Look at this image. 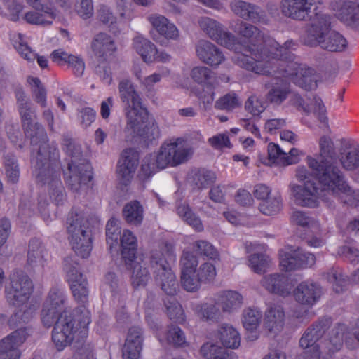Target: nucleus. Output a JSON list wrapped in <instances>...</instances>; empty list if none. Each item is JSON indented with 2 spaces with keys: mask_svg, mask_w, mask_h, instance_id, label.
Returning <instances> with one entry per match:
<instances>
[{
  "mask_svg": "<svg viewBox=\"0 0 359 359\" xmlns=\"http://www.w3.org/2000/svg\"><path fill=\"white\" fill-rule=\"evenodd\" d=\"M64 269L73 297L83 306L76 309L74 313L68 310L60 313L67 299L65 289L53 287L48 292L41 310V322L47 327L55 323L52 332V341L59 351L64 350L76 337H86L88 325L91 323L90 312L85 306L89 294L86 277L80 271L78 263L70 258L65 259Z\"/></svg>",
  "mask_w": 359,
  "mask_h": 359,
  "instance_id": "nucleus-1",
  "label": "nucleus"
},
{
  "mask_svg": "<svg viewBox=\"0 0 359 359\" xmlns=\"http://www.w3.org/2000/svg\"><path fill=\"white\" fill-rule=\"evenodd\" d=\"M15 97L25 135L33 147V173L39 183L48 186L50 199L58 205L64 200L65 195L60 174L50 165V160L57 156V151L55 146L48 144L44 128L36 122L35 112L21 88L15 90Z\"/></svg>",
  "mask_w": 359,
  "mask_h": 359,
  "instance_id": "nucleus-2",
  "label": "nucleus"
},
{
  "mask_svg": "<svg viewBox=\"0 0 359 359\" xmlns=\"http://www.w3.org/2000/svg\"><path fill=\"white\" fill-rule=\"evenodd\" d=\"M232 29L241 38L239 40L233 34V40L230 41L233 46L229 49L236 53L233 62L247 70L264 74L262 62L266 61L268 56L265 48L266 45H276L275 40L256 26L241 20L232 26Z\"/></svg>",
  "mask_w": 359,
  "mask_h": 359,
  "instance_id": "nucleus-3",
  "label": "nucleus"
},
{
  "mask_svg": "<svg viewBox=\"0 0 359 359\" xmlns=\"http://www.w3.org/2000/svg\"><path fill=\"white\" fill-rule=\"evenodd\" d=\"M120 97L125 104L126 117V134L132 137H140L149 144L154 140V133L150 115L142 105L138 93L130 81L123 79L118 86Z\"/></svg>",
  "mask_w": 359,
  "mask_h": 359,
  "instance_id": "nucleus-4",
  "label": "nucleus"
},
{
  "mask_svg": "<svg viewBox=\"0 0 359 359\" xmlns=\"http://www.w3.org/2000/svg\"><path fill=\"white\" fill-rule=\"evenodd\" d=\"M33 291L34 284L28 276L18 272L11 275L5 286V299L10 305L17 306L8 320L11 327L25 325L36 316L39 305L31 299Z\"/></svg>",
  "mask_w": 359,
  "mask_h": 359,
  "instance_id": "nucleus-5",
  "label": "nucleus"
},
{
  "mask_svg": "<svg viewBox=\"0 0 359 359\" xmlns=\"http://www.w3.org/2000/svg\"><path fill=\"white\" fill-rule=\"evenodd\" d=\"M318 144V158L307 157V163L312 170V175L320 183H323L328 180L337 178L339 175L343 172L337 163L339 156L337 149L339 150V146L337 147L334 140L327 135L321 136Z\"/></svg>",
  "mask_w": 359,
  "mask_h": 359,
  "instance_id": "nucleus-6",
  "label": "nucleus"
},
{
  "mask_svg": "<svg viewBox=\"0 0 359 359\" xmlns=\"http://www.w3.org/2000/svg\"><path fill=\"white\" fill-rule=\"evenodd\" d=\"M68 238L72 250L82 258L88 257L93 248V238L90 224L84 212L73 208L67 220Z\"/></svg>",
  "mask_w": 359,
  "mask_h": 359,
  "instance_id": "nucleus-7",
  "label": "nucleus"
},
{
  "mask_svg": "<svg viewBox=\"0 0 359 359\" xmlns=\"http://www.w3.org/2000/svg\"><path fill=\"white\" fill-rule=\"evenodd\" d=\"M296 177L303 184H290L294 203L297 205L316 208L318 205V199H325L328 193L323 190L321 183L304 167H299L296 170Z\"/></svg>",
  "mask_w": 359,
  "mask_h": 359,
  "instance_id": "nucleus-8",
  "label": "nucleus"
},
{
  "mask_svg": "<svg viewBox=\"0 0 359 359\" xmlns=\"http://www.w3.org/2000/svg\"><path fill=\"white\" fill-rule=\"evenodd\" d=\"M42 0H27V4L34 8L41 7L42 11H31L25 14L24 19L27 23L46 26L53 20H60L62 18L61 11L65 14L71 13V0H49L48 5L43 6Z\"/></svg>",
  "mask_w": 359,
  "mask_h": 359,
  "instance_id": "nucleus-9",
  "label": "nucleus"
},
{
  "mask_svg": "<svg viewBox=\"0 0 359 359\" xmlns=\"http://www.w3.org/2000/svg\"><path fill=\"white\" fill-rule=\"evenodd\" d=\"M184 144L183 137L164 142L158 152V169H164L168 165L177 166L188 161L194 154V149Z\"/></svg>",
  "mask_w": 359,
  "mask_h": 359,
  "instance_id": "nucleus-10",
  "label": "nucleus"
},
{
  "mask_svg": "<svg viewBox=\"0 0 359 359\" xmlns=\"http://www.w3.org/2000/svg\"><path fill=\"white\" fill-rule=\"evenodd\" d=\"M283 67L279 74L285 78H292V81L297 86L306 90H315L317 87L318 76L315 70L306 67L305 65L297 61H290L280 64Z\"/></svg>",
  "mask_w": 359,
  "mask_h": 359,
  "instance_id": "nucleus-11",
  "label": "nucleus"
},
{
  "mask_svg": "<svg viewBox=\"0 0 359 359\" xmlns=\"http://www.w3.org/2000/svg\"><path fill=\"white\" fill-rule=\"evenodd\" d=\"M331 29V18L323 13H316L306 27L304 43L310 47L319 46Z\"/></svg>",
  "mask_w": 359,
  "mask_h": 359,
  "instance_id": "nucleus-12",
  "label": "nucleus"
},
{
  "mask_svg": "<svg viewBox=\"0 0 359 359\" xmlns=\"http://www.w3.org/2000/svg\"><path fill=\"white\" fill-rule=\"evenodd\" d=\"M323 190L326 191L330 196H339L345 195L344 203L352 207L359 205V190L353 189L345 179L344 172L339 175L337 178L328 180L323 183Z\"/></svg>",
  "mask_w": 359,
  "mask_h": 359,
  "instance_id": "nucleus-13",
  "label": "nucleus"
},
{
  "mask_svg": "<svg viewBox=\"0 0 359 359\" xmlns=\"http://www.w3.org/2000/svg\"><path fill=\"white\" fill-rule=\"evenodd\" d=\"M334 16L346 26L359 27V0H335L330 3Z\"/></svg>",
  "mask_w": 359,
  "mask_h": 359,
  "instance_id": "nucleus-14",
  "label": "nucleus"
},
{
  "mask_svg": "<svg viewBox=\"0 0 359 359\" xmlns=\"http://www.w3.org/2000/svg\"><path fill=\"white\" fill-rule=\"evenodd\" d=\"M27 330H15L0 341V359H20L21 351L19 347L26 341Z\"/></svg>",
  "mask_w": 359,
  "mask_h": 359,
  "instance_id": "nucleus-15",
  "label": "nucleus"
},
{
  "mask_svg": "<svg viewBox=\"0 0 359 359\" xmlns=\"http://www.w3.org/2000/svg\"><path fill=\"white\" fill-rule=\"evenodd\" d=\"M338 159L346 171H355L359 166V144L352 140L340 139Z\"/></svg>",
  "mask_w": 359,
  "mask_h": 359,
  "instance_id": "nucleus-16",
  "label": "nucleus"
},
{
  "mask_svg": "<svg viewBox=\"0 0 359 359\" xmlns=\"http://www.w3.org/2000/svg\"><path fill=\"white\" fill-rule=\"evenodd\" d=\"M138 160V153L134 149H126L122 151L117 163L116 175L123 184H127L133 178Z\"/></svg>",
  "mask_w": 359,
  "mask_h": 359,
  "instance_id": "nucleus-17",
  "label": "nucleus"
},
{
  "mask_svg": "<svg viewBox=\"0 0 359 359\" xmlns=\"http://www.w3.org/2000/svg\"><path fill=\"white\" fill-rule=\"evenodd\" d=\"M50 259L45 245L39 240L30 241L27 252V264L34 272H42Z\"/></svg>",
  "mask_w": 359,
  "mask_h": 359,
  "instance_id": "nucleus-18",
  "label": "nucleus"
},
{
  "mask_svg": "<svg viewBox=\"0 0 359 359\" xmlns=\"http://www.w3.org/2000/svg\"><path fill=\"white\" fill-rule=\"evenodd\" d=\"M201 29L212 40H215L220 45L232 48L231 40L233 39V34L224 32L222 25L215 20L208 17L201 18L198 21Z\"/></svg>",
  "mask_w": 359,
  "mask_h": 359,
  "instance_id": "nucleus-19",
  "label": "nucleus"
},
{
  "mask_svg": "<svg viewBox=\"0 0 359 359\" xmlns=\"http://www.w3.org/2000/svg\"><path fill=\"white\" fill-rule=\"evenodd\" d=\"M316 0H282V14L294 20H304L309 16L312 6Z\"/></svg>",
  "mask_w": 359,
  "mask_h": 359,
  "instance_id": "nucleus-20",
  "label": "nucleus"
},
{
  "mask_svg": "<svg viewBox=\"0 0 359 359\" xmlns=\"http://www.w3.org/2000/svg\"><path fill=\"white\" fill-rule=\"evenodd\" d=\"M265 71L264 74L273 73L274 76L271 83H265L266 87L269 84L271 85V88L266 95V99L271 104L280 105L287 99L290 93L289 84L282 79L284 77L277 72V69H273L272 72Z\"/></svg>",
  "mask_w": 359,
  "mask_h": 359,
  "instance_id": "nucleus-21",
  "label": "nucleus"
},
{
  "mask_svg": "<svg viewBox=\"0 0 359 359\" xmlns=\"http://www.w3.org/2000/svg\"><path fill=\"white\" fill-rule=\"evenodd\" d=\"M230 7L236 15L245 20H250L255 23L267 22L265 11L255 4L242 0H234L231 2Z\"/></svg>",
  "mask_w": 359,
  "mask_h": 359,
  "instance_id": "nucleus-22",
  "label": "nucleus"
},
{
  "mask_svg": "<svg viewBox=\"0 0 359 359\" xmlns=\"http://www.w3.org/2000/svg\"><path fill=\"white\" fill-rule=\"evenodd\" d=\"M290 103L298 111H302L306 115H309L312 112L311 107L309 104H306L304 99L298 94H294L291 96ZM311 104L314 106L313 111L318 121L324 126H327L328 118L326 116V108L321 98L317 95H314L311 101Z\"/></svg>",
  "mask_w": 359,
  "mask_h": 359,
  "instance_id": "nucleus-23",
  "label": "nucleus"
},
{
  "mask_svg": "<svg viewBox=\"0 0 359 359\" xmlns=\"http://www.w3.org/2000/svg\"><path fill=\"white\" fill-rule=\"evenodd\" d=\"M142 343V329L137 326L130 327L123 347V359H139Z\"/></svg>",
  "mask_w": 359,
  "mask_h": 359,
  "instance_id": "nucleus-24",
  "label": "nucleus"
},
{
  "mask_svg": "<svg viewBox=\"0 0 359 359\" xmlns=\"http://www.w3.org/2000/svg\"><path fill=\"white\" fill-rule=\"evenodd\" d=\"M196 53L202 62L211 66H218L224 60L222 51L208 41H199L196 45Z\"/></svg>",
  "mask_w": 359,
  "mask_h": 359,
  "instance_id": "nucleus-25",
  "label": "nucleus"
},
{
  "mask_svg": "<svg viewBox=\"0 0 359 359\" xmlns=\"http://www.w3.org/2000/svg\"><path fill=\"white\" fill-rule=\"evenodd\" d=\"M276 45H266L265 50L268 53L266 60L270 59H276V63L275 64V69L279 72L280 69L283 68L281 63L289 62L290 61H295L294 55L291 53L290 48L294 45L292 40L287 41L283 46H280L277 41H275Z\"/></svg>",
  "mask_w": 359,
  "mask_h": 359,
  "instance_id": "nucleus-26",
  "label": "nucleus"
},
{
  "mask_svg": "<svg viewBox=\"0 0 359 359\" xmlns=\"http://www.w3.org/2000/svg\"><path fill=\"white\" fill-rule=\"evenodd\" d=\"M321 295V288L313 283L302 282L294 290L295 300L306 306H313Z\"/></svg>",
  "mask_w": 359,
  "mask_h": 359,
  "instance_id": "nucleus-27",
  "label": "nucleus"
},
{
  "mask_svg": "<svg viewBox=\"0 0 359 359\" xmlns=\"http://www.w3.org/2000/svg\"><path fill=\"white\" fill-rule=\"evenodd\" d=\"M332 324L330 318H324L309 327L299 340L302 348H309L311 345H317L316 342L323 336Z\"/></svg>",
  "mask_w": 359,
  "mask_h": 359,
  "instance_id": "nucleus-28",
  "label": "nucleus"
},
{
  "mask_svg": "<svg viewBox=\"0 0 359 359\" xmlns=\"http://www.w3.org/2000/svg\"><path fill=\"white\" fill-rule=\"evenodd\" d=\"M261 283L266 290L271 293L287 296L290 292L289 280L283 274L266 275L263 277Z\"/></svg>",
  "mask_w": 359,
  "mask_h": 359,
  "instance_id": "nucleus-29",
  "label": "nucleus"
},
{
  "mask_svg": "<svg viewBox=\"0 0 359 359\" xmlns=\"http://www.w3.org/2000/svg\"><path fill=\"white\" fill-rule=\"evenodd\" d=\"M11 40L15 48L23 58L29 62L34 61L36 58L37 63L41 69L48 67V59L43 56L36 57V55L27 45L22 34L14 33L11 35Z\"/></svg>",
  "mask_w": 359,
  "mask_h": 359,
  "instance_id": "nucleus-30",
  "label": "nucleus"
},
{
  "mask_svg": "<svg viewBox=\"0 0 359 359\" xmlns=\"http://www.w3.org/2000/svg\"><path fill=\"white\" fill-rule=\"evenodd\" d=\"M159 285L166 296L176 295L179 284L171 265H158Z\"/></svg>",
  "mask_w": 359,
  "mask_h": 359,
  "instance_id": "nucleus-31",
  "label": "nucleus"
},
{
  "mask_svg": "<svg viewBox=\"0 0 359 359\" xmlns=\"http://www.w3.org/2000/svg\"><path fill=\"white\" fill-rule=\"evenodd\" d=\"M121 247V257L125 264H132L134 259H137L136 250L137 241L132 231L123 230L120 237Z\"/></svg>",
  "mask_w": 359,
  "mask_h": 359,
  "instance_id": "nucleus-32",
  "label": "nucleus"
},
{
  "mask_svg": "<svg viewBox=\"0 0 359 359\" xmlns=\"http://www.w3.org/2000/svg\"><path fill=\"white\" fill-rule=\"evenodd\" d=\"M215 304L220 306L224 312L231 313L241 306L243 297L236 291H222L217 294Z\"/></svg>",
  "mask_w": 359,
  "mask_h": 359,
  "instance_id": "nucleus-33",
  "label": "nucleus"
},
{
  "mask_svg": "<svg viewBox=\"0 0 359 359\" xmlns=\"http://www.w3.org/2000/svg\"><path fill=\"white\" fill-rule=\"evenodd\" d=\"M285 321V313L280 306H271L266 312L264 326L269 332L277 334L280 332Z\"/></svg>",
  "mask_w": 359,
  "mask_h": 359,
  "instance_id": "nucleus-34",
  "label": "nucleus"
},
{
  "mask_svg": "<svg viewBox=\"0 0 359 359\" xmlns=\"http://www.w3.org/2000/svg\"><path fill=\"white\" fill-rule=\"evenodd\" d=\"M92 49L97 57H107L116 51V46L110 36L104 33H100L95 36L93 41Z\"/></svg>",
  "mask_w": 359,
  "mask_h": 359,
  "instance_id": "nucleus-35",
  "label": "nucleus"
},
{
  "mask_svg": "<svg viewBox=\"0 0 359 359\" xmlns=\"http://www.w3.org/2000/svg\"><path fill=\"white\" fill-rule=\"evenodd\" d=\"M164 312L175 323L182 324L186 320L184 309L175 295L166 296L162 299Z\"/></svg>",
  "mask_w": 359,
  "mask_h": 359,
  "instance_id": "nucleus-36",
  "label": "nucleus"
},
{
  "mask_svg": "<svg viewBox=\"0 0 359 359\" xmlns=\"http://www.w3.org/2000/svg\"><path fill=\"white\" fill-rule=\"evenodd\" d=\"M346 46V39L340 33L331 29L319 46L321 49L329 52H341Z\"/></svg>",
  "mask_w": 359,
  "mask_h": 359,
  "instance_id": "nucleus-37",
  "label": "nucleus"
},
{
  "mask_svg": "<svg viewBox=\"0 0 359 359\" xmlns=\"http://www.w3.org/2000/svg\"><path fill=\"white\" fill-rule=\"evenodd\" d=\"M324 278L331 283L337 293L341 292L348 285L349 277L339 266H333L323 274Z\"/></svg>",
  "mask_w": 359,
  "mask_h": 359,
  "instance_id": "nucleus-38",
  "label": "nucleus"
},
{
  "mask_svg": "<svg viewBox=\"0 0 359 359\" xmlns=\"http://www.w3.org/2000/svg\"><path fill=\"white\" fill-rule=\"evenodd\" d=\"M69 171L71 174L70 180L74 182L86 184L93 177L92 167L88 163L75 165L73 161L69 163Z\"/></svg>",
  "mask_w": 359,
  "mask_h": 359,
  "instance_id": "nucleus-39",
  "label": "nucleus"
},
{
  "mask_svg": "<svg viewBox=\"0 0 359 359\" xmlns=\"http://www.w3.org/2000/svg\"><path fill=\"white\" fill-rule=\"evenodd\" d=\"M133 45L144 62L149 64L155 61L156 50L155 46L149 40L142 36H137L134 39Z\"/></svg>",
  "mask_w": 359,
  "mask_h": 359,
  "instance_id": "nucleus-40",
  "label": "nucleus"
},
{
  "mask_svg": "<svg viewBox=\"0 0 359 359\" xmlns=\"http://www.w3.org/2000/svg\"><path fill=\"white\" fill-rule=\"evenodd\" d=\"M122 214L127 223L138 226L144 218L143 207L137 201H130L124 205Z\"/></svg>",
  "mask_w": 359,
  "mask_h": 359,
  "instance_id": "nucleus-41",
  "label": "nucleus"
},
{
  "mask_svg": "<svg viewBox=\"0 0 359 359\" xmlns=\"http://www.w3.org/2000/svg\"><path fill=\"white\" fill-rule=\"evenodd\" d=\"M218 337L223 346L226 348H237L240 346V334L231 325H222L218 331Z\"/></svg>",
  "mask_w": 359,
  "mask_h": 359,
  "instance_id": "nucleus-42",
  "label": "nucleus"
},
{
  "mask_svg": "<svg viewBox=\"0 0 359 359\" xmlns=\"http://www.w3.org/2000/svg\"><path fill=\"white\" fill-rule=\"evenodd\" d=\"M200 351L205 359H236L233 352L212 343L204 344Z\"/></svg>",
  "mask_w": 359,
  "mask_h": 359,
  "instance_id": "nucleus-43",
  "label": "nucleus"
},
{
  "mask_svg": "<svg viewBox=\"0 0 359 359\" xmlns=\"http://www.w3.org/2000/svg\"><path fill=\"white\" fill-rule=\"evenodd\" d=\"M178 36V30L164 16H158V43L166 46L170 39H175Z\"/></svg>",
  "mask_w": 359,
  "mask_h": 359,
  "instance_id": "nucleus-44",
  "label": "nucleus"
},
{
  "mask_svg": "<svg viewBox=\"0 0 359 359\" xmlns=\"http://www.w3.org/2000/svg\"><path fill=\"white\" fill-rule=\"evenodd\" d=\"M191 179L194 185L199 189H205L212 184L216 179V174L205 168H198L192 170Z\"/></svg>",
  "mask_w": 359,
  "mask_h": 359,
  "instance_id": "nucleus-45",
  "label": "nucleus"
},
{
  "mask_svg": "<svg viewBox=\"0 0 359 359\" xmlns=\"http://www.w3.org/2000/svg\"><path fill=\"white\" fill-rule=\"evenodd\" d=\"M127 269L131 271V282L134 287L144 286L149 280V276L147 270L142 268L137 259L132 264H125Z\"/></svg>",
  "mask_w": 359,
  "mask_h": 359,
  "instance_id": "nucleus-46",
  "label": "nucleus"
},
{
  "mask_svg": "<svg viewBox=\"0 0 359 359\" xmlns=\"http://www.w3.org/2000/svg\"><path fill=\"white\" fill-rule=\"evenodd\" d=\"M158 265H171L176 260L175 242L172 239H163L159 245Z\"/></svg>",
  "mask_w": 359,
  "mask_h": 359,
  "instance_id": "nucleus-47",
  "label": "nucleus"
},
{
  "mask_svg": "<svg viewBox=\"0 0 359 359\" xmlns=\"http://www.w3.org/2000/svg\"><path fill=\"white\" fill-rule=\"evenodd\" d=\"M282 208V198L278 192L273 194L262 201L259 205L261 212L266 215H273L279 212Z\"/></svg>",
  "mask_w": 359,
  "mask_h": 359,
  "instance_id": "nucleus-48",
  "label": "nucleus"
},
{
  "mask_svg": "<svg viewBox=\"0 0 359 359\" xmlns=\"http://www.w3.org/2000/svg\"><path fill=\"white\" fill-rule=\"evenodd\" d=\"M177 212L179 216L195 230L199 232L203 230V225L201 219L193 212L188 204L184 203L178 205Z\"/></svg>",
  "mask_w": 359,
  "mask_h": 359,
  "instance_id": "nucleus-49",
  "label": "nucleus"
},
{
  "mask_svg": "<svg viewBox=\"0 0 359 359\" xmlns=\"http://www.w3.org/2000/svg\"><path fill=\"white\" fill-rule=\"evenodd\" d=\"M121 237V222L119 219L111 217L106 225L107 244L110 250L118 245V241Z\"/></svg>",
  "mask_w": 359,
  "mask_h": 359,
  "instance_id": "nucleus-50",
  "label": "nucleus"
},
{
  "mask_svg": "<svg viewBox=\"0 0 359 359\" xmlns=\"http://www.w3.org/2000/svg\"><path fill=\"white\" fill-rule=\"evenodd\" d=\"M345 330L346 327L344 324H338L332 330L329 341L325 344L329 352H334L340 349L342 346Z\"/></svg>",
  "mask_w": 359,
  "mask_h": 359,
  "instance_id": "nucleus-51",
  "label": "nucleus"
},
{
  "mask_svg": "<svg viewBox=\"0 0 359 359\" xmlns=\"http://www.w3.org/2000/svg\"><path fill=\"white\" fill-rule=\"evenodd\" d=\"M217 305L215 303H204L197 305L196 311L200 318L205 320H218L221 316V312Z\"/></svg>",
  "mask_w": 359,
  "mask_h": 359,
  "instance_id": "nucleus-52",
  "label": "nucleus"
},
{
  "mask_svg": "<svg viewBox=\"0 0 359 359\" xmlns=\"http://www.w3.org/2000/svg\"><path fill=\"white\" fill-rule=\"evenodd\" d=\"M262 313L256 309L248 308L243 310L242 323L246 330H257L261 318Z\"/></svg>",
  "mask_w": 359,
  "mask_h": 359,
  "instance_id": "nucleus-53",
  "label": "nucleus"
},
{
  "mask_svg": "<svg viewBox=\"0 0 359 359\" xmlns=\"http://www.w3.org/2000/svg\"><path fill=\"white\" fill-rule=\"evenodd\" d=\"M5 174L9 183L18 182L20 177V169L15 158L8 155L4 161Z\"/></svg>",
  "mask_w": 359,
  "mask_h": 359,
  "instance_id": "nucleus-54",
  "label": "nucleus"
},
{
  "mask_svg": "<svg viewBox=\"0 0 359 359\" xmlns=\"http://www.w3.org/2000/svg\"><path fill=\"white\" fill-rule=\"evenodd\" d=\"M181 283L185 290L193 292L200 288L202 283L196 270L181 274Z\"/></svg>",
  "mask_w": 359,
  "mask_h": 359,
  "instance_id": "nucleus-55",
  "label": "nucleus"
},
{
  "mask_svg": "<svg viewBox=\"0 0 359 359\" xmlns=\"http://www.w3.org/2000/svg\"><path fill=\"white\" fill-rule=\"evenodd\" d=\"M190 76L198 83L212 85V72L206 67L198 66L194 67L191 71Z\"/></svg>",
  "mask_w": 359,
  "mask_h": 359,
  "instance_id": "nucleus-56",
  "label": "nucleus"
},
{
  "mask_svg": "<svg viewBox=\"0 0 359 359\" xmlns=\"http://www.w3.org/2000/svg\"><path fill=\"white\" fill-rule=\"evenodd\" d=\"M249 266L257 273H264L269 264V257L264 254H252L249 257Z\"/></svg>",
  "mask_w": 359,
  "mask_h": 359,
  "instance_id": "nucleus-57",
  "label": "nucleus"
},
{
  "mask_svg": "<svg viewBox=\"0 0 359 359\" xmlns=\"http://www.w3.org/2000/svg\"><path fill=\"white\" fill-rule=\"evenodd\" d=\"M198 264L195 255L189 251L183 252L180 258L181 274L196 271Z\"/></svg>",
  "mask_w": 359,
  "mask_h": 359,
  "instance_id": "nucleus-58",
  "label": "nucleus"
},
{
  "mask_svg": "<svg viewBox=\"0 0 359 359\" xmlns=\"http://www.w3.org/2000/svg\"><path fill=\"white\" fill-rule=\"evenodd\" d=\"M27 83L32 90L36 101L41 106H45L46 94L40 80L36 77L29 76Z\"/></svg>",
  "mask_w": 359,
  "mask_h": 359,
  "instance_id": "nucleus-59",
  "label": "nucleus"
},
{
  "mask_svg": "<svg viewBox=\"0 0 359 359\" xmlns=\"http://www.w3.org/2000/svg\"><path fill=\"white\" fill-rule=\"evenodd\" d=\"M156 168L157 155L154 154L146 156L143 161L140 174L141 179L144 180L149 178L151 176H153L156 172Z\"/></svg>",
  "mask_w": 359,
  "mask_h": 359,
  "instance_id": "nucleus-60",
  "label": "nucleus"
},
{
  "mask_svg": "<svg viewBox=\"0 0 359 359\" xmlns=\"http://www.w3.org/2000/svg\"><path fill=\"white\" fill-rule=\"evenodd\" d=\"M167 340L175 346H182L186 344V337L182 330L176 325L168 327Z\"/></svg>",
  "mask_w": 359,
  "mask_h": 359,
  "instance_id": "nucleus-61",
  "label": "nucleus"
},
{
  "mask_svg": "<svg viewBox=\"0 0 359 359\" xmlns=\"http://www.w3.org/2000/svg\"><path fill=\"white\" fill-rule=\"evenodd\" d=\"M196 250L199 254L205 256L210 259L219 258V252L215 247L206 241H198L195 243Z\"/></svg>",
  "mask_w": 359,
  "mask_h": 359,
  "instance_id": "nucleus-62",
  "label": "nucleus"
},
{
  "mask_svg": "<svg viewBox=\"0 0 359 359\" xmlns=\"http://www.w3.org/2000/svg\"><path fill=\"white\" fill-rule=\"evenodd\" d=\"M238 105L239 102L235 95L226 94L216 101L215 107L220 110L231 111Z\"/></svg>",
  "mask_w": 359,
  "mask_h": 359,
  "instance_id": "nucleus-63",
  "label": "nucleus"
},
{
  "mask_svg": "<svg viewBox=\"0 0 359 359\" xmlns=\"http://www.w3.org/2000/svg\"><path fill=\"white\" fill-rule=\"evenodd\" d=\"M338 253L353 264L359 263V250L353 246L343 245L339 248Z\"/></svg>",
  "mask_w": 359,
  "mask_h": 359,
  "instance_id": "nucleus-64",
  "label": "nucleus"
}]
</instances>
